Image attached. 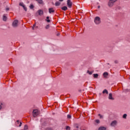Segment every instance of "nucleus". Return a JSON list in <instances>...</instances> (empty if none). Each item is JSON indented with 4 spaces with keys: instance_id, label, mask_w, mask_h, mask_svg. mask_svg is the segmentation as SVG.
I'll use <instances>...</instances> for the list:
<instances>
[{
    "instance_id": "0eeeda50",
    "label": "nucleus",
    "mask_w": 130,
    "mask_h": 130,
    "mask_svg": "<svg viewBox=\"0 0 130 130\" xmlns=\"http://www.w3.org/2000/svg\"><path fill=\"white\" fill-rule=\"evenodd\" d=\"M117 124V121H116V120H114L111 123V126H115V125H116Z\"/></svg>"
},
{
    "instance_id": "2f4dec72",
    "label": "nucleus",
    "mask_w": 130,
    "mask_h": 130,
    "mask_svg": "<svg viewBox=\"0 0 130 130\" xmlns=\"http://www.w3.org/2000/svg\"><path fill=\"white\" fill-rule=\"evenodd\" d=\"M3 105V104H0V110H2L3 107L2 106Z\"/></svg>"
},
{
    "instance_id": "c9c22d12",
    "label": "nucleus",
    "mask_w": 130,
    "mask_h": 130,
    "mask_svg": "<svg viewBox=\"0 0 130 130\" xmlns=\"http://www.w3.org/2000/svg\"><path fill=\"white\" fill-rule=\"evenodd\" d=\"M22 126V122H20V124L19 125V126Z\"/></svg>"
},
{
    "instance_id": "72a5a7b5",
    "label": "nucleus",
    "mask_w": 130,
    "mask_h": 130,
    "mask_svg": "<svg viewBox=\"0 0 130 130\" xmlns=\"http://www.w3.org/2000/svg\"><path fill=\"white\" fill-rule=\"evenodd\" d=\"M114 62H115V63H118V60H115Z\"/></svg>"
},
{
    "instance_id": "20e7f679",
    "label": "nucleus",
    "mask_w": 130,
    "mask_h": 130,
    "mask_svg": "<svg viewBox=\"0 0 130 130\" xmlns=\"http://www.w3.org/2000/svg\"><path fill=\"white\" fill-rule=\"evenodd\" d=\"M113 6H114V4L109 0L108 2V7H109V8H112Z\"/></svg>"
},
{
    "instance_id": "9b49d317",
    "label": "nucleus",
    "mask_w": 130,
    "mask_h": 130,
    "mask_svg": "<svg viewBox=\"0 0 130 130\" xmlns=\"http://www.w3.org/2000/svg\"><path fill=\"white\" fill-rule=\"evenodd\" d=\"M103 76L104 78H108V73L107 72H105L103 73Z\"/></svg>"
},
{
    "instance_id": "4c0bfd02",
    "label": "nucleus",
    "mask_w": 130,
    "mask_h": 130,
    "mask_svg": "<svg viewBox=\"0 0 130 130\" xmlns=\"http://www.w3.org/2000/svg\"><path fill=\"white\" fill-rule=\"evenodd\" d=\"M100 8H101L100 6H98V9H100Z\"/></svg>"
},
{
    "instance_id": "393cba45",
    "label": "nucleus",
    "mask_w": 130,
    "mask_h": 130,
    "mask_svg": "<svg viewBox=\"0 0 130 130\" xmlns=\"http://www.w3.org/2000/svg\"><path fill=\"white\" fill-rule=\"evenodd\" d=\"M24 11H25V12H27V7H25V5L24 6H23V7Z\"/></svg>"
},
{
    "instance_id": "6ab92c4d",
    "label": "nucleus",
    "mask_w": 130,
    "mask_h": 130,
    "mask_svg": "<svg viewBox=\"0 0 130 130\" xmlns=\"http://www.w3.org/2000/svg\"><path fill=\"white\" fill-rule=\"evenodd\" d=\"M46 19H46V21H47V22H48V23H50V20L49 19V16H47L46 17Z\"/></svg>"
},
{
    "instance_id": "7ed1b4c3",
    "label": "nucleus",
    "mask_w": 130,
    "mask_h": 130,
    "mask_svg": "<svg viewBox=\"0 0 130 130\" xmlns=\"http://www.w3.org/2000/svg\"><path fill=\"white\" fill-rule=\"evenodd\" d=\"M39 114V111H38V110L35 109L33 110L32 116H34V117H36V116H37V115H38Z\"/></svg>"
},
{
    "instance_id": "f03ea898",
    "label": "nucleus",
    "mask_w": 130,
    "mask_h": 130,
    "mask_svg": "<svg viewBox=\"0 0 130 130\" xmlns=\"http://www.w3.org/2000/svg\"><path fill=\"white\" fill-rule=\"evenodd\" d=\"M19 24V21L18 20H15L12 23V26L14 28H17Z\"/></svg>"
},
{
    "instance_id": "f3484780",
    "label": "nucleus",
    "mask_w": 130,
    "mask_h": 130,
    "mask_svg": "<svg viewBox=\"0 0 130 130\" xmlns=\"http://www.w3.org/2000/svg\"><path fill=\"white\" fill-rule=\"evenodd\" d=\"M55 5L56 7H58V6H60V3L59 2H56L55 4Z\"/></svg>"
},
{
    "instance_id": "423d86ee",
    "label": "nucleus",
    "mask_w": 130,
    "mask_h": 130,
    "mask_svg": "<svg viewBox=\"0 0 130 130\" xmlns=\"http://www.w3.org/2000/svg\"><path fill=\"white\" fill-rule=\"evenodd\" d=\"M37 14H38L39 16H42V15H43V10H39L36 13V15H37Z\"/></svg>"
},
{
    "instance_id": "ddd939ff",
    "label": "nucleus",
    "mask_w": 130,
    "mask_h": 130,
    "mask_svg": "<svg viewBox=\"0 0 130 130\" xmlns=\"http://www.w3.org/2000/svg\"><path fill=\"white\" fill-rule=\"evenodd\" d=\"M99 130H106V127L104 126H101L99 128Z\"/></svg>"
},
{
    "instance_id": "e433bc0d",
    "label": "nucleus",
    "mask_w": 130,
    "mask_h": 130,
    "mask_svg": "<svg viewBox=\"0 0 130 130\" xmlns=\"http://www.w3.org/2000/svg\"><path fill=\"white\" fill-rule=\"evenodd\" d=\"M59 35H60V34L59 33H58V34H57V36H59Z\"/></svg>"
},
{
    "instance_id": "c85d7f7f",
    "label": "nucleus",
    "mask_w": 130,
    "mask_h": 130,
    "mask_svg": "<svg viewBox=\"0 0 130 130\" xmlns=\"http://www.w3.org/2000/svg\"><path fill=\"white\" fill-rule=\"evenodd\" d=\"M75 127H76V128H79V125H78V124H75Z\"/></svg>"
},
{
    "instance_id": "58836bf2",
    "label": "nucleus",
    "mask_w": 130,
    "mask_h": 130,
    "mask_svg": "<svg viewBox=\"0 0 130 130\" xmlns=\"http://www.w3.org/2000/svg\"><path fill=\"white\" fill-rule=\"evenodd\" d=\"M59 2H63V0H59Z\"/></svg>"
},
{
    "instance_id": "1a4fd4ad",
    "label": "nucleus",
    "mask_w": 130,
    "mask_h": 130,
    "mask_svg": "<svg viewBox=\"0 0 130 130\" xmlns=\"http://www.w3.org/2000/svg\"><path fill=\"white\" fill-rule=\"evenodd\" d=\"M49 13L51 14V13H54V10H53V8H51L49 9Z\"/></svg>"
},
{
    "instance_id": "aec40b11",
    "label": "nucleus",
    "mask_w": 130,
    "mask_h": 130,
    "mask_svg": "<svg viewBox=\"0 0 130 130\" xmlns=\"http://www.w3.org/2000/svg\"><path fill=\"white\" fill-rule=\"evenodd\" d=\"M126 116H127V115L126 114H124V115H123V118H124V119H126Z\"/></svg>"
},
{
    "instance_id": "473e14b6",
    "label": "nucleus",
    "mask_w": 130,
    "mask_h": 130,
    "mask_svg": "<svg viewBox=\"0 0 130 130\" xmlns=\"http://www.w3.org/2000/svg\"><path fill=\"white\" fill-rule=\"evenodd\" d=\"M125 92H129V89H125Z\"/></svg>"
},
{
    "instance_id": "f8f14e48",
    "label": "nucleus",
    "mask_w": 130,
    "mask_h": 130,
    "mask_svg": "<svg viewBox=\"0 0 130 130\" xmlns=\"http://www.w3.org/2000/svg\"><path fill=\"white\" fill-rule=\"evenodd\" d=\"M38 2V4H40L41 5H43V1L42 0H36Z\"/></svg>"
},
{
    "instance_id": "4be33fe9",
    "label": "nucleus",
    "mask_w": 130,
    "mask_h": 130,
    "mask_svg": "<svg viewBox=\"0 0 130 130\" xmlns=\"http://www.w3.org/2000/svg\"><path fill=\"white\" fill-rule=\"evenodd\" d=\"M38 26H36V24H34V25L32 26V30H35V28H38Z\"/></svg>"
},
{
    "instance_id": "f704fd0d",
    "label": "nucleus",
    "mask_w": 130,
    "mask_h": 130,
    "mask_svg": "<svg viewBox=\"0 0 130 130\" xmlns=\"http://www.w3.org/2000/svg\"><path fill=\"white\" fill-rule=\"evenodd\" d=\"M6 11H9L10 10V8H7L6 9Z\"/></svg>"
},
{
    "instance_id": "cd10ccee",
    "label": "nucleus",
    "mask_w": 130,
    "mask_h": 130,
    "mask_svg": "<svg viewBox=\"0 0 130 130\" xmlns=\"http://www.w3.org/2000/svg\"><path fill=\"white\" fill-rule=\"evenodd\" d=\"M46 29H49V24H48L45 27Z\"/></svg>"
},
{
    "instance_id": "4468645a",
    "label": "nucleus",
    "mask_w": 130,
    "mask_h": 130,
    "mask_svg": "<svg viewBox=\"0 0 130 130\" xmlns=\"http://www.w3.org/2000/svg\"><path fill=\"white\" fill-rule=\"evenodd\" d=\"M61 10L63 11H67V10H68V7H67V6H64L61 8Z\"/></svg>"
},
{
    "instance_id": "bb28decb",
    "label": "nucleus",
    "mask_w": 130,
    "mask_h": 130,
    "mask_svg": "<svg viewBox=\"0 0 130 130\" xmlns=\"http://www.w3.org/2000/svg\"><path fill=\"white\" fill-rule=\"evenodd\" d=\"M95 122H96V123H100V120L98 119L95 120Z\"/></svg>"
},
{
    "instance_id": "c756f323",
    "label": "nucleus",
    "mask_w": 130,
    "mask_h": 130,
    "mask_svg": "<svg viewBox=\"0 0 130 130\" xmlns=\"http://www.w3.org/2000/svg\"><path fill=\"white\" fill-rule=\"evenodd\" d=\"M67 117L68 118H72V116L71 115H68Z\"/></svg>"
},
{
    "instance_id": "412c9836",
    "label": "nucleus",
    "mask_w": 130,
    "mask_h": 130,
    "mask_svg": "<svg viewBox=\"0 0 130 130\" xmlns=\"http://www.w3.org/2000/svg\"><path fill=\"white\" fill-rule=\"evenodd\" d=\"M28 129V126L27 125H25L24 127V130Z\"/></svg>"
},
{
    "instance_id": "39448f33",
    "label": "nucleus",
    "mask_w": 130,
    "mask_h": 130,
    "mask_svg": "<svg viewBox=\"0 0 130 130\" xmlns=\"http://www.w3.org/2000/svg\"><path fill=\"white\" fill-rule=\"evenodd\" d=\"M67 6H68V7L71 8H72V6H73V3L71 0H68L67 1Z\"/></svg>"
},
{
    "instance_id": "5701e85b",
    "label": "nucleus",
    "mask_w": 130,
    "mask_h": 130,
    "mask_svg": "<svg viewBox=\"0 0 130 130\" xmlns=\"http://www.w3.org/2000/svg\"><path fill=\"white\" fill-rule=\"evenodd\" d=\"M19 6H20L21 7H24L25 5H24V4L23 3H19Z\"/></svg>"
},
{
    "instance_id": "dca6fc26",
    "label": "nucleus",
    "mask_w": 130,
    "mask_h": 130,
    "mask_svg": "<svg viewBox=\"0 0 130 130\" xmlns=\"http://www.w3.org/2000/svg\"><path fill=\"white\" fill-rule=\"evenodd\" d=\"M99 76V75H98V74H93V77L95 79H97V78H98Z\"/></svg>"
},
{
    "instance_id": "f257e3e1",
    "label": "nucleus",
    "mask_w": 130,
    "mask_h": 130,
    "mask_svg": "<svg viewBox=\"0 0 130 130\" xmlns=\"http://www.w3.org/2000/svg\"><path fill=\"white\" fill-rule=\"evenodd\" d=\"M94 22L96 25H99L101 23V19L99 16H96L94 18Z\"/></svg>"
},
{
    "instance_id": "ea45409f",
    "label": "nucleus",
    "mask_w": 130,
    "mask_h": 130,
    "mask_svg": "<svg viewBox=\"0 0 130 130\" xmlns=\"http://www.w3.org/2000/svg\"><path fill=\"white\" fill-rule=\"evenodd\" d=\"M17 122L19 123V120H17Z\"/></svg>"
},
{
    "instance_id": "7c9ffc66",
    "label": "nucleus",
    "mask_w": 130,
    "mask_h": 130,
    "mask_svg": "<svg viewBox=\"0 0 130 130\" xmlns=\"http://www.w3.org/2000/svg\"><path fill=\"white\" fill-rule=\"evenodd\" d=\"M99 116H100V118H103V116L101 115V114H99Z\"/></svg>"
},
{
    "instance_id": "6e6552de",
    "label": "nucleus",
    "mask_w": 130,
    "mask_h": 130,
    "mask_svg": "<svg viewBox=\"0 0 130 130\" xmlns=\"http://www.w3.org/2000/svg\"><path fill=\"white\" fill-rule=\"evenodd\" d=\"M108 99H109V100H112V101L114 100V98L112 97V93H109V96H108Z\"/></svg>"
},
{
    "instance_id": "a211bd4d",
    "label": "nucleus",
    "mask_w": 130,
    "mask_h": 130,
    "mask_svg": "<svg viewBox=\"0 0 130 130\" xmlns=\"http://www.w3.org/2000/svg\"><path fill=\"white\" fill-rule=\"evenodd\" d=\"M87 74H89V75H92L93 73H94V71L90 72L89 70L87 71Z\"/></svg>"
},
{
    "instance_id": "a878e982",
    "label": "nucleus",
    "mask_w": 130,
    "mask_h": 130,
    "mask_svg": "<svg viewBox=\"0 0 130 130\" xmlns=\"http://www.w3.org/2000/svg\"><path fill=\"white\" fill-rule=\"evenodd\" d=\"M66 129H67V130H68V129H69V130L71 129V127H70L69 126H66Z\"/></svg>"
},
{
    "instance_id": "9d476101",
    "label": "nucleus",
    "mask_w": 130,
    "mask_h": 130,
    "mask_svg": "<svg viewBox=\"0 0 130 130\" xmlns=\"http://www.w3.org/2000/svg\"><path fill=\"white\" fill-rule=\"evenodd\" d=\"M3 21H5V22H6V21H7L8 20V17H7V16H6V14H4L3 15Z\"/></svg>"
},
{
    "instance_id": "2eb2a0df",
    "label": "nucleus",
    "mask_w": 130,
    "mask_h": 130,
    "mask_svg": "<svg viewBox=\"0 0 130 130\" xmlns=\"http://www.w3.org/2000/svg\"><path fill=\"white\" fill-rule=\"evenodd\" d=\"M108 94V90H107V89H104L103 91V94Z\"/></svg>"
},
{
    "instance_id": "a19ab883",
    "label": "nucleus",
    "mask_w": 130,
    "mask_h": 130,
    "mask_svg": "<svg viewBox=\"0 0 130 130\" xmlns=\"http://www.w3.org/2000/svg\"><path fill=\"white\" fill-rule=\"evenodd\" d=\"M74 130H79V129H74Z\"/></svg>"
},
{
    "instance_id": "b1692460",
    "label": "nucleus",
    "mask_w": 130,
    "mask_h": 130,
    "mask_svg": "<svg viewBox=\"0 0 130 130\" xmlns=\"http://www.w3.org/2000/svg\"><path fill=\"white\" fill-rule=\"evenodd\" d=\"M30 9H34V6H33L32 4H31L29 6Z\"/></svg>"
}]
</instances>
